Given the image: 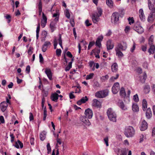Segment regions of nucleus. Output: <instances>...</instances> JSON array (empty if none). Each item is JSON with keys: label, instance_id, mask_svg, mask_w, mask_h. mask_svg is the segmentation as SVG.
<instances>
[{"label": "nucleus", "instance_id": "obj_15", "mask_svg": "<svg viewBox=\"0 0 155 155\" xmlns=\"http://www.w3.org/2000/svg\"><path fill=\"white\" fill-rule=\"evenodd\" d=\"M103 39V36H101L99 37L97 39L95 42L96 45L99 48L101 47V41H102Z\"/></svg>", "mask_w": 155, "mask_h": 155}, {"label": "nucleus", "instance_id": "obj_35", "mask_svg": "<svg viewBox=\"0 0 155 155\" xmlns=\"http://www.w3.org/2000/svg\"><path fill=\"white\" fill-rule=\"evenodd\" d=\"M107 5L110 8L113 7V3L112 0H106V2Z\"/></svg>", "mask_w": 155, "mask_h": 155}, {"label": "nucleus", "instance_id": "obj_57", "mask_svg": "<svg viewBox=\"0 0 155 155\" xmlns=\"http://www.w3.org/2000/svg\"><path fill=\"white\" fill-rule=\"evenodd\" d=\"M42 21H47V18L44 13H42V19L41 20Z\"/></svg>", "mask_w": 155, "mask_h": 155}, {"label": "nucleus", "instance_id": "obj_10", "mask_svg": "<svg viewBox=\"0 0 155 155\" xmlns=\"http://www.w3.org/2000/svg\"><path fill=\"white\" fill-rule=\"evenodd\" d=\"M140 129L141 131H144L147 129L148 126V124L145 120H143L140 125Z\"/></svg>", "mask_w": 155, "mask_h": 155}, {"label": "nucleus", "instance_id": "obj_48", "mask_svg": "<svg viewBox=\"0 0 155 155\" xmlns=\"http://www.w3.org/2000/svg\"><path fill=\"white\" fill-rule=\"evenodd\" d=\"M134 100L136 102H137L139 101L138 96L137 94L134 95L133 97Z\"/></svg>", "mask_w": 155, "mask_h": 155}, {"label": "nucleus", "instance_id": "obj_24", "mask_svg": "<svg viewBox=\"0 0 155 155\" xmlns=\"http://www.w3.org/2000/svg\"><path fill=\"white\" fill-rule=\"evenodd\" d=\"M115 50L116 52V55L119 58H121L124 56V54L120 50L118 49L117 48H115Z\"/></svg>", "mask_w": 155, "mask_h": 155}, {"label": "nucleus", "instance_id": "obj_53", "mask_svg": "<svg viewBox=\"0 0 155 155\" xmlns=\"http://www.w3.org/2000/svg\"><path fill=\"white\" fill-rule=\"evenodd\" d=\"M65 14L66 17L68 18H70V14L68 10H66Z\"/></svg>", "mask_w": 155, "mask_h": 155}, {"label": "nucleus", "instance_id": "obj_58", "mask_svg": "<svg viewBox=\"0 0 155 155\" xmlns=\"http://www.w3.org/2000/svg\"><path fill=\"white\" fill-rule=\"evenodd\" d=\"M70 23L72 27L74 26V22L73 19H71L70 20Z\"/></svg>", "mask_w": 155, "mask_h": 155}, {"label": "nucleus", "instance_id": "obj_41", "mask_svg": "<svg viewBox=\"0 0 155 155\" xmlns=\"http://www.w3.org/2000/svg\"><path fill=\"white\" fill-rule=\"evenodd\" d=\"M128 150V149H124L122 150L121 155H127Z\"/></svg>", "mask_w": 155, "mask_h": 155}, {"label": "nucleus", "instance_id": "obj_44", "mask_svg": "<svg viewBox=\"0 0 155 155\" xmlns=\"http://www.w3.org/2000/svg\"><path fill=\"white\" fill-rule=\"evenodd\" d=\"M47 149L48 150V154H49L50 153H51V148L49 143H47Z\"/></svg>", "mask_w": 155, "mask_h": 155}, {"label": "nucleus", "instance_id": "obj_16", "mask_svg": "<svg viewBox=\"0 0 155 155\" xmlns=\"http://www.w3.org/2000/svg\"><path fill=\"white\" fill-rule=\"evenodd\" d=\"M100 49H97L95 48L92 51L91 53H93L95 55V57L96 58H100V56L99 55V54L100 53Z\"/></svg>", "mask_w": 155, "mask_h": 155}, {"label": "nucleus", "instance_id": "obj_61", "mask_svg": "<svg viewBox=\"0 0 155 155\" xmlns=\"http://www.w3.org/2000/svg\"><path fill=\"white\" fill-rule=\"evenodd\" d=\"M54 49H56L57 48V46L58 45V42L56 41V39H54Z\"/></svg>", "mask_w": 155, "mask_h": 155}, {"label": "nucleus", "instance_id": "obj_47", "mask_svg": "<svg viewBox=\"0 0 155 155\" xmlns=\"http://www.w3.org/2000/svg\"><path fill=\"white\" fill-rule=\"evenodd\" d=\"M98 13H97L98 14V15L100 16H101L102 14V11L101 9L100 8H97Z\"/></svg>", "mask_w": 155, "mask_h": 155}, {"label": "nucleus", "instance_id": "obj_2", "mask_svg": "<svg viewBox=\"0 0 155 155\" xmlns=\"http://www.w3.org/2000/svg\"><path fill=\"white\" fill-rule=\"evenodd\" d=\"M107 113L109 119L110 121L113 122H116L117 120L116 114L111 108L108 109Z\"/></svg>", "mask_w": 155, "mask_h": 155}, {"label": "nucleus", "instance_id": "obj_8", "mask_svg": "<svg viewBox=\"0 0 155 155\" xmlns=\"http://www.w3.org/2000/svg\"><path fill=\"white\" fill-rule=\"evenodd\" d=\"M85 116L86 117L89 119L92 118L93 116V112L89 108H88L86 110L84 113Z\"/></svg>", "mask_w": 155, "mask_h": 155}, {"label": "nucleus", "instance_id": "obj_62", "mask_svg": "<svg viewBox=\"0 0 155 155\" xmlns=\"http://www.w3.org/2000/svg\"><path fill=\"white\" fill-rule=\"evenodd\" d=\"M30 67L29 65L27 66L26 68V72L27 73H29L30 71Z\"/></svg>", "mask_w": 155, "mask_h": 155}, {"label": "nucleus", "instance_id": "obj_63", "mask_svg": "<svg viewBox=\"0 0 155 155\" xmlns=\"http://www.w3.org/2000/svg\"><path fill=\"white\" fill-rule=\"evenodd\" d=\"M67 55L69 58H71L73 57V55L69 51H68L66 53Z\"/></svg>", "mask_w": 155, "mask_h": 155}, {"label": "nucleus", "instance_id": "obj_14", "mask_svg": "<svg viewBox=\"0 0 155 155\" xmlns=\"http://www.w3.org/2000/svg\"><path fill=\"white\" fill-rule=\"evenodd\" d=\"M45 72L46 74L49 79L51 80L52 79V72L49 68H46L45 69Z\"/></svg>", "mask_w": 155, "mask_h": 155}, {"label": "nucleus", "instance_id": "obj_32", "mask_svg": "<svg viewBox=\"0 0 155 155\" xmlns=\"http://www.w3.org/2000/svg\"><path fill=\"white\" fill-rule=\"evenodd\" d=\"M132 110L134 111L137 112L139 110L138 106L136 104H133L132 106Z\"/></svg>", "mask_w": 155, "mask_h": 155}, {"label": "nucleus", "instance_id": "obj_7", "mask_svg": "<svg viewBox=\"0 0 155 155\" xmlns=\"http://www.w3.org/2000/svg\"><path fill=\"white\" fill-rule=\"evenodd\" d=\"M115 48H117L118 49L122 51H125L127 48V45L126 42H123L121 43H118L117 47Z\"/></svg>", "mask_w": 155, "mask_h": 155}, {"label": "nucleus", "instance_id": "obj_49", "mask_svg": "<svg viewBox=\"0 0 155 155\" xmlns=\"http://www.w3.org/2000/svg\"><path fill=\"white\" fill-rule=\"evenodd\" d=\"M47 21H41V25L42 28H44L45 26Z\"/></svg>", "mask_w": 155, "mask_h": 155}, {"label": "nucleus", "instance_id": "obj_23", "mask_svg": "<svg viewBox=\"0 0 155 155\" xmlns=\"http://www.w3.org/2000/svg\"><path fill=\"white\" fill-rule=\"evenodd\" d=\"M120 95L122 98H124L126 97L127 94L124 88H121L120 90Z\"/></svg>", "mask_w": 155, "mask_h": 155}, {"label": "nucleus", "instance_id": "obj_50", "mask_svg": "<svg viewBox=\"0 0 155 155\" xmlns=\"http://www.w3.org/2000/svg\"><path fill=\"white\" fill-rule=\"evenodd\" d=\"M61 49H57L56 50V55L58 56L61 55Z\"/></svg>", "mask_w": 155, "mask_h": 155}, {"label": "nucleus", "instance_id": "obj_55", "mask_svg": "<svg viewBox=\"0 0 155 155\" xmlns=\"http://www.w3.org/2000/svg\"><path fill=\"white\" fill-rule=\"evenodd\" d=\"M119 77V74H117L116 75V77H114V76H112L110 78V80L112 81H114V80H116Z\"/></svg>", "mask_w": 155, "mask_h": 155}, {"label": "nucleus", "instance_id": "obj_18", "mask_svg": "<svg viewBox=\"0 0 155 155\" xmlns=\"http://www.w3.org/2000/svg\"><path fill=\"white\" fill-rule=\"evenodd\" d=\"M59 95L57 93L52 94L51 97V98L52 101L57 102Z\"/></svg>", "mask_w": 155, "mask_h": 155}, {"label": "nucleus", "instance_id": "obj_21", "mask_svg": "<svg viewBox=\"0 0 155 155\" xmlns=\"http://www.w3.org/2000/svg\"><path fill=\"white\" fill-rule=\"evenodd\" d=\"M56 13H54L53 14V17L55 18L54 19V21L56 23H57L59 20V13L58 12V11L57 10H56Z\"/></svg>", "mask_w": 155, "mask_h": 155}, {"label": "nucleus", "instance_id": "obj_12", "mask_svg": "<svg viewBox=\"0 0 155 155\" xmlns=\"http://www.w3.org/2000/svg\"><path fill=\"white\" fill-rule=\"evenodd\" d=\"M88 100V98L86 96L83 97L80 100L77 101V104L78 105H80L82 104H84Z\"/></svg>", "mask_w": 155, "mask_h": 155}, {"label": "nucleus", "instance_id": "obj_40", "mask_svg": "<svg viewBox=\"0 0 155 155\" xmlns=\"http://www.w3.org/2000/svg\"><path fill=\"white\" fill-rule=\"evenodd\" d=\"M95 44V42L94 41H91L89 42L88 48L87 50H89L91 47L93 46Z\"/></svg>", "mask_w": 155, "mask_h": 155}, {"label": "nucleus", "instance_id": "obj_38", "mask_svg": "<svg viewBox=\"0 0 155 155\" xmlns=\"http://www.w3.org/2000/svg\"><path fill=\"white\" fill-rule=\"evenodd\" d=\"M109 77V76L107 75H106L104 76L101 77V79L102 82H104L107 80Z\"/></svg>", "mask_w": 155, "mask_h": 155}, {"label": "nucleus", "instance_id": "obj_3", "mask_svg": "<svg viewBox=\"0 0 155 155\" xmlns=\"http://www.w3.org/2000/svg\"><path fill=\"white\" fill-rule=\"evenodd\" d=\"M108 91L107 90L98 91L95 94V96L98 98L105 97L108 95Z\"/></svg>", "mask_w": 155, "mask_h": 155}, {"label": "nucleus", "instance_id": "obj_28", "mask_svg": "<svg viewBox=\"0 0 155 155\" xmlns=\"http://www.w3.org/2000/svg\"><path fill=\"white\" fill-rule=\"evenodd\" d=\"M38 6L39 15H41L42 11V5L41 0H38Z\"/></svg>", "mask_w": 155, "mask_h": 155}, {"label": "nucleus", "instance_id": "obj_51", "mask_svg": "<svg viewBox=\"0 0 155 155\" xmlns=\"http://www.w3.org/2000/svg\"><path fill=\"white\" fill-rule=\"evenodd\" d=\"M39 61L41 63H42L44 61V59L42 55L40 54L39 55Z\"/></svg>", "mask_w": 155, "mask_h": 155}, {"label": "nucleus", "instance_id": "obj_31", "mask_svg": "<svg viewBox=\"0 0 155 155\" xmlns=\"http://www.w3.org/2000/svg\"><path fill=\"white\" fill-rule=\"evenodd\" d=\"M154 36L153 35H151L148 39V44L149 45H153V40Z\"/></svg>", "mask_w": 155, "mask_h": 155}, {"label": "nucleus", "instance_id": "obj_37", "mask_svg": "<svg viewBox=\"0 0 155 155\" xmlns=\"http://www.w3.org/2000/svg\"><path fill=\"white\" fill-rule=\"evenodd\" d=\"M119 105L120 107L123 110H125L127 109L126 107L125 106L124 103L123 102L120 103Z\"/></svg>", "mask_w": 155, "mask_h": 155}, {"label": "nucleus", "instance_id": "obj_9", "mask_svg": "<svg viewBox=\"0 0 155 155\" xmlns=\"http://www.w3.org/2000/svg\"><path fill=\"white\" fill-rule=\"evenodd\" d=\"M100 16L98 15V14L97 12L94 13L92 15V18L93 22L95 23H97L100 20Z\"/></svg>", "mask_w": 155, "mask_h": 155}, {"label": "nucleus", "instance_id": "obj_52", "mask_svg": "<svg viewBox=\"0 0 155 155\" xmlns=\"http://www.w3.org/2000/svg\"><path fill=\"white\" fill-rule=\"evenodd\" d=\"M74 92L73 91H72L69 94L70 98L71 99H73L75 98V96L73 94V93H74Z\"/></svg>", "mask_w": 155, "mask_h": 155}, {"label": "nucleus", "instance_id": "obj_13", "mask_svg": "<svg viewBox=\"0 0 155 155\" xmlns=\"http://www.w3.org/2000/svg\"><path fill=\"white\" fill-rule=\"evenodd\" d=\"M87 118L85 116H82L81 117V120L87 126H90L91 124V123Z\"/></svg>", "mask_w": 155, "mask_h": 155}, {"label": "nucleus", "instance_id": "obj_56", "mask_svg": "<svg viewBox=\"0 0 155 155\" xmlns=\"http://www.w3.org/2000/svg\"><path fill=\"white\" fill-rule=\"evenodd\" d=\"M42 91L43 92V96L44 97H47L48 94V92L47 91H45V90H43Z\"/></svg>", "mask_w": 155, "mask_h": 155}, {"label": "nucleus", "instance_id": "obj_4", "mask_svg": "<svg viewBox=\"0 0 155 155\" xmlns=\"http://www.w3.org/2000/svg\"><path fill=\"white\" fill-rule=\"evenodd\" d=\"M135 131L133 128L131 126H129L126 129L124 134L127 137H131L134 134Z\"/></svg>", "mask_w": 155, "mask_h": 155}, {"label": "nucleus", "instance_id": "obj_39", "mask_svg": "<svg viewBox=\"0 0 155 155\" xmlns=\"http://www.w3.org/2000/svg\"><path fill=\"white\" fill-rule=\"evenodd\" d=\"M119 90V88H112V91L114 94H116Z\"/></svg>", "mask_w": 155, "mask_h": 155}, {"label": "nucleus", "instance_id": "obj_27", "mask_svg": "<svg viewBox=\"0 0 155 155\" xmlns=\"http://www.w3.org/2000/svg\"><path fill=\"white\" fill-rule=\"evenodd\" d=\"M19 145H20L21 148H22L23 147V143L19 140H17V142H15L14 146L17 148L18 149L19 148Z\"/></svg>", "mask_w": 155, "mask_h": 155}, {"label": "nucleus", "instance_id": "obj_42", "mask_svg": "<svg viewBox=\"0 0 155 155\" xmlns=\"http://www.w3.org/2000/svg\"><path fill=\"white\" fill-rule=\"evenodd\" d=\"M33 50L34 48L32 47L31 46L29 47L28 50V53L29 55H31L32 54Z\"/></svg>", "mask_w": 155, "mask_h": 155}, {"label": "nucleus", "instance_id": "obj_64", "mask_svg": "<svg viewBox=\"0 0 155 155\" xmlns=\"http://www.w3.org/2000/svg\"><path fill=\"white\" fill-rule=\"evenodd\" d=\"M85 24L87 26H89L91 25V23H89V21L88 19L86 20L85 22Z\"/></svg>", "mask_w": 155, "mask_h": 155}, {"label": "nucleus", "instance_id": "obj_25", "mask_svg": "<svg viewBox=\"0 0 155 155\" xmlns=\"http://www.w3.org/2000/svg\"><path fill=\"white\" fill-rule=\"evenodd\" d=\"M139 16L141 20H143L145 19V16L142 9H140L139 10Z\"/></svg>", "mask_w": 155, "mask_h": 155}, {"label": "nucleus", "instance_id": "obj_5", "mask_svg": "<svg viewBox=\"0 0 155 155\" xmlns=\"http://www.w3.org/2000/svg\"><path fill=\"white\" fill-rule=\"evenodd\" d=\"M119 18V14L118 13L115 12L113 13L111 17V22L114 24H116L118 21Z\"/></svg>", "mask_w": 155, "mask_h": 155}, {"label": "nucleus", "instance_id": "obj_29", "mask_svg": "<svg viewBox=\"0 0 155 155\" xmlns=\"http://www.w3.org/2000/svg\"><path fill=\"white\" fill-rule=\"evenodd\" d=\"M54 23L53 22H52L50 24V28L51 29V32H53L55 29L56 27H55L56 23Z\"/></svg>", "mask_w": 155, "mask_h": 155}, {"label": "nucleus", "instance_id": "obj_22", "mask_svg": "<svg viewBox=\"0 0 155 155\" xmlns=\"http://www.w3.org/2000/svg\"><path fill=\"white\" fill-rule=\"evenodd\" d=\"M152 113L150 108H148L146 111V116L147 119L150 118L152 116Z\"/></svg>", "mask_w": 155, "mask_h": 155}, {"label": "nucleus", "instance_id": "obj_36", "mask_svg": "<svg viewBox=\"0 0 155 155\" xmlns=\"http://www.w3.org/2000/svg\"><path fill=\"white\" fill-rule=\"evenodd\" d=\"M40 24L39 23L37 25V29L36 30V39L37 40L39 37V32L40 31Z\"/></svg>", "mask_w": 155, "mask_h": 155}, {"label": "nucleus", "instance_id": "obj_34", "mask_svg": "<svg viewBox=\"0 0 155 155\" xmlns=\"http://www.w3.org/2000/svg\"><path fill=\"white\" fill-rule=\"evenodd\" d=\"M143 110L145 111L147 107V102L146 100L144 99L143 100Z\"/></svg>", "mask_w": 155, "mask_h": 155}, {"label": "nucleus", "instance_id": "obj_26", "mask_svg": "<svg viewBox=\"0 0 155 155\" xmlns=\"http://www.w3.org/2000/svg\"><path fill=\"white\" fill-rule=\"evenodd\" d=\"M155 51V46L154 45H150V48L148 50L150 54H153Z\"/></svg>", "mask_w": 155, "mask_h": 155}, {"label": "nucleus", "instance_id": "obj_19", "mask_svg": "<svg viewBox=\"0 0 155 155\" xmlns=\"http://www.w3.org/2000/svg\"><path fill=\"white\" fill-rule=\"evenodd\" d=\"M92 104L94 106L97 108H100L101 106V102L96 99H94L93 100Z\"/></svg>", "mask_w": 155, "mask_h": 155}, {"label": "nucleus", "instance_id": "obj_11", "mask_svg": "<svg viewBox=\"0 0 155 155\" xmlns=\"http://www.w3.org/2000/svg\"><path fill=\"white\" fill-rule=\"evenodd\" d=\"M8 106V105L5 101H3L0 104V108L3 112L6 110Z\"/></svg>", "mask_w": 155, "mask_h": 155}, {"label": "nucleus", "instance_id": "obj_33", "mask_svg": "<svg viewBox=\"0 0 155 155\" xmlns=\"http://www.w3.org/2000/svg\"><path fill=\"white\" fill-rule=\"evenodd\" d=\"M46 137V132L45 131H44L41 132L40 135V140H44L45 138Z\"/></svg>", "mask_w": 155, "mask_h": 155}, {"label": "nucleus", "instance_id": "obj_17", "mask_svg": "<svg viewBox=\"0 0 155 155\" xmlns=\"http://www.w3.org/2000/svg\"><path fill=\"white\" fill-rule=\"evenodd\" d=\"M107 50H111L114 48V44L111 40H109L107 42Z\"/></svg>", "mask_w": 155, "mask_h": 155}, {"label": "nucleus", "instance_id": "obj_20", "mask_svg": "<svg viewBox=\"0 0 155 155\" xmlns=\"http://www.w3.org/2000/svg\"><path fill=\"white\" fill-rule=\"evenodd\" d=\"M111 71L113 72H116L118 70V66L116 63H114L111 66Z\"/></svg>", "mask_w": 155, "mask_h": 155}, {"label": "nucleus", "instance_id": "obj_43", "mask_svg": "<svg viewBox=\"0 0 155 155\" xmlns=\"http://www.w3.org/2000/svg\"><path fill=\"white\" fill-rule=\"evenodd\" d=\"M94 75V74L93 73H90L89 75H87L86 77V80H89L93 78Z\"/></svg>", "mask_w": 155, "mask_h": 155}, {"label": "nucleus", "instance_id": "obj_60", "mask_svg": "<svg viewBox=\"0 0 155 155\" xmlns=\"http://www.w3.org/2000/svg\"><path fill=\"white\" fill-rule=\"evenodd\" d=\"M104 140L105 142V143H106V146H108V145H109L108 143V137H106L104 139Z\"/></svg>", "mask_w": 155, "mask_h": 155}, {"label": "nucleus", "instance_id": "obj_54", "mask_svg": "<svg viewBox=\"0 0 155 155\" xmlns=\"http://www.w3.org/2000/svg\"><path fill=\"white\" fill-rule=\"evenodd\" d=\"M150 88H144L143 91L146 94L148 93L150 91Z\"/></svg>", "mask_w": 155, "mask_h": 155}, {"label": "nucleus", "instance_id": "obj_46", "mask_svg": "<svg viewBox=\"0 0 155 155\" xmlns=\"http://www.w3.org/2000/svg\"><path fill=\"white\" fill-rule=\"evenodd\" d=\"M130 30V27L127 26H126L124 29V31L126 33H128Z\"/></svg>", "mask_w": 155, "mask_h": 155}, {"label": "nucleus", "instance_id": "obj_45", "mask_svg": "<svg viewBox=\"0 0 155 155\" xmlns=\"http://www.w3.org/2000/svg\"><path fill=\"white\" fill-rule=\"evenodd\" d=\"M128 21L129 22V24L131 25L132 23H133L134 22V20L133 17H129L128 18Z\"/></svg>", "mask_w": 155, "mask_h": 155}, {"label": "nucleus", "instance_id": "obj_59", "mask_svg": "<svg viewBox=\"0 0 155 155\" xmlns=\"http://www.w3.org/2000/svg\"><path fill=\"white\" fill-rule=\"evenodd\" d=\"M136 48V44L135 43H134L133 47L130 48V51L132 52H133Z\"/></svg>", "mask_w": 155, "mask_h": 155}, {"label": "nucleus", "instance_id": "obj_1", "mask_svg": "<svg viewBox=\"0 0 155 155\" xmlns=\"http://www.w3.org/2000/svg\"><path fill=\"white\" fill-rule=\"evenodd\" d=\"M148 1L149 8L151 12L148 17L147 21L151 23L153 22L155 17V7H154L155 0H148Z\"/></svg>", "mask_w": 155, "mask_h": 155}, {"label": "nucleus", "instance_id": "obj_30", "mask_svg": "<svg viewBox=\"0 0 155 155\" xmlns=\"http://www.w3.org/2000/svg\"><path fill=\"white\" fill-rule=\"evenodd\" d=\"M140 81L142 83H144L147 78V75L145 73H144L143 76L140 77Z\"/></svg>", "mask_w": 155, "mask_h": 155}, {"label": "nucleus", "instance_id": "obj_6", "mask_svg": "<svg viewBox=\"0 0 155 155\" xmlns=\"http://www.w3.org/2000/svg\"><path fill=\"white\" fill-rule=\"evenodd\" d=\"M133 28L139 34H141L144 31L143 28L140 25L139 22L136 23Z\"/></svg>", "mask_w": 155, "mask_h": 155}]
</instances>
